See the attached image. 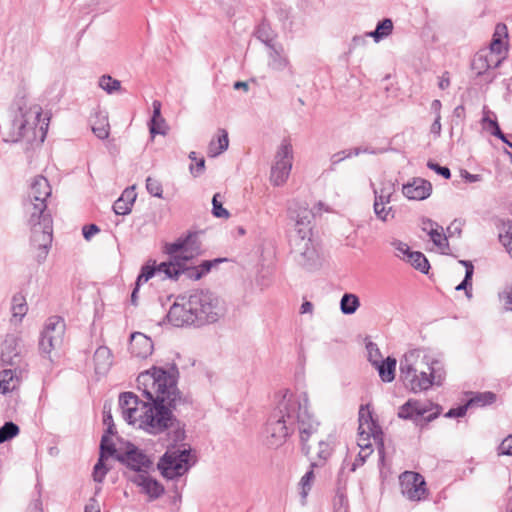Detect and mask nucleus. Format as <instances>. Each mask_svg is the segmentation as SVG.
<instances>
[{"instance_id": "obj_6", "label": "nucleus", "mask_w": 512, "mask_h": 512, "mask_svg": "<svg viewBox=\"0 0 512 512\" xmlns=\"http://www.w3.org/2000/svg\"><path fill=\"white\" fill-rule=\"evenodd\" d=\"M358 417V439L357 444L360 447L359 458L362 462L372 452L371 439L377 444L378 466L380 474V484L384 485V433L381 426L373 418V412L370 405H361Z\"/></svg>"}, {"instance_id": "obj_48", "label": "nucleus", "mask_w": 512, "mask_h": 512, "mask_svg": "<svg viewBox=\"0 0 512 512\" xmlns=\"http://www.w3.org/2000/svg\"><path fill=\"white\" fill-rule=\"evenodd\" d=\"M291 170L287 168L272 167L270 180L274 186H281L286 182Z\"/></svg>"}, {"instance_id": "obj_35", "label": "nucleus", "mask_w": 512, "mask_h": 512, "mask_svg": "<svg viewBox=\"0 0 512 512\" xmlns=\"http://www.w3.org/2000/svg\"><path fill=\"white\" fill-rule=\"evenodd\" d=\"M502 36H507L506 26L504 24H498L496 26L490 48L488 51H486L490 54L491 57L495 58V56H497V58H501L500 56L505 51L504 43L501 39Z\"/></svg>"}, {"instance_id": "obj_37", "label": "nucleus", "mask_w": 512, "mask_h": 512, "mask_svg": "<svg viewBox=\"0 0 512 512\" xmlns=\"http://www.w3.org/2000/svg\"><path fill=\"white\" fill-rule=\"evenodd\" d=\"M360 306V300L357 295L345 293L340 300V310L344 315L354 314Z\"/></svg>"}, {"instance_id": "obj_15", "label": "nucleus", "mask_w": 512, "mask_h": 512, "mask_svg": "<svg viewBox=\"0 0 512 512\" xmlns=\"http://www.w3.org/2000/svg\"><path fill=\"white\" fill-rule=\"evenodd\" d=\"M29 225L31 226V245L34 248H51L52 244V217L51 215L41 216L39 222L32 223L29 217Z\"/></svg>"}, {"instance_id": "obj_63", "label": "nucleus", "mask_w": 512, "mask_h": 512, "mask_svg": "<svg viewBox=\"0 0 512 512\" xmlns=\"http://www.w3.org/2000/svg\"><path fill=\"white\" fill-rule=\"evenodd\" d=\"M149 131L152 137H154L155 135H166L167 127L166 124H162L160 120L156 121L155 125H153V120H150Z\"/></svg>"}, {"instance_id": "obj_60", "label": "nucleus", "mask_w": 512, "mask_h": 512, "mask_svg": "<svg viewBox=\"0 0 512 512\" xmlns=\"http://www.w3.org/2000/svg\"><path fill=\"white\" fill-rule=\"evenodd\" d=\"M353 156L352 148L347 150H342L337 153H334L331 158V170H334V166L345 160L346 158H350Z\"/></svg>"}, {"instance_id": "obj_38", "label": "nucleus", "mask_w": 512, "mask_h": 512, "mask_svg": "<svg viewBox=\"0 0 512 512\" xmlns=\"http://www.w3.org/2000/svg\"><path fill=\"white\" fill-rule=\"evenodd\" d=\"M173 431L170 433L171 444L168 446L171 450H175L177 445L183 442L186 438L185 423L177 418V421H173V425L170 426Z\"/></svg>"}, {"instance_id": "obj_17", "label": "nucleus", "mask_w": 512, "mask_h": 512, "mask_svg": "<svg viewBox=\"0 0 512 512\" xmlns=\"http://www.w3.org/2000/svg\"><path fill=\"white\" fill-rule=\"evenodd\" d=\"M21 340L14 334H7L1 344L0 360L3 366L26 365L22 355Z\"/></svg>"}, {"instance_id": "obj_23", "label": "nucleus", "mask_w": 512, "mask_h": 512, "mask_svg": "<svg viewBox=\"0 0 512 512\" xmlns=\"http://www.w3.org/2000/svg\"><path fill=\"white\" fill-rule=\"evenodd\" d=\"M154 344L150 337L141 332H134L130 336L129 351L132 356L146 359L153 352Z\"/></svg>"}, {"instance_id": "obj_51", "label": "nucleus", "mask_w": 512, "mask_h": 512, "mask_svg": "<svg viewBox=\"0 0 512 512\" xmlns=\"http://www.w3.org/2000/svg\"><path fill=\"white\" fill-rule=\"evenodd\" d=\"M146 189L148 193L157 198H163V188L162 184L159 180L153 177H147L146 179Z\"/></svg>"}, {"instance_id": "obj_32", "label": "nucleus", "mask_w": 512, "mask_h": 512, "mask_svg": "<svg viewBox=\"0 0 512 512\" xmlns=\"http://www.w3.org/2000/svg\"><path fill=\"white\" fill-rule=\"evenodd\" d=\"M344 472L341 471L337 478V489L333 500L335 512H348V498L345 493L346 480L342 478Z\"/></svg>"}, {"instance_id": "obj_56", "label": "nucleus", "mask_w": 512, "mask_h": 512, "mask_svg": "<svg viewBox=\"0 0 512 512\" xmlns=\"http://www.w3.org/2000/svg\"><path fill=\"white\" fill-rule=\"evenodd\" d=\"M483 121L485 123H487L489 125V127H491L492 135L498 137L500 140H502L504 143H506L509 147H512V143L507 140L506 136L503 134L498 123L495 120H491L487 117H484Z\"/></svg>"}, {"instance_id": "obj_29", "label": "nucleus", "mask_w": 512, "mask_h": 512, "mask_svg": "<svg viewBox=\"0 0 512 512\" xmlns=\"http://www.w3.org/2000/svg\"><path fill=\"white\" fill-rule=\"evenodd\" d=\"M502 58L491 57L486 51L476 54L472 61V69L478 75L483 74L485 71L492 67H497L501 63Z\"/></svg>"}, {"instance_id": "obj_18", "label": "nucleus", "mask_w": 512, "mask_h": 512, "mask_svg": "<svg viewBox=\"0 0 512 512\" xmlns=\"http://www.w3.org/2000/svg\"><path fill=\"white\" fill-rule=\"evenodd\" d=\"M142 401L133 392H123L119 395V407L122 410L123 418L132 425L137 424L141 412H142Z\"/></svg>"}, {"instance_id": "obj_52", "label": "nucleus", "mask_w": 512, "mask_h": 512, "mask_svg": "<svg viewBox=\"0 0 512 512\" xmlns=\"http://www.w3.org/2000/svg\"><path fill=\"white\" fill-rule=\"evenodd\" d=\"M220 197L219 193L214 194L212 198V214L216 218H228L230 213L226 208L223 207L222 203L218 200Z\"/></svg>"}, {"instance_id": "obj_55", "label": "nucleus", "mask_w": 512, "mask_h": 512, "mask_svg": "<svg viewBox=\"0 0 512 512\" xmlns=\"http://www.w3.org/2000/svg\"><path fill=\"white\" fill-rule=\"evenodd\" d=\"M366 38H372L375 43H379L384 38V18L377 22L373 31L365 32Z\"/></svg>"}, {"instance_id": "obj_14", "label": "nucleus", "mask_w": 512, "mask_h": 512, "mask_svg": "<svg viewBox=\"0 0 512 512\" xmlns=\"http://www.w3.org/2000/svg\"><path fill=\"white\" fill-rule=\"evenodd\" d=\"M401 492L411 501L426 499L428 490L424 477L413 471H405L399 476Z\"/></svg>"}, {"instance_id": "obj_27", "label": "nucleus", "mask_w": 512, "mask_h": 512, "mask_svg": "<svg viewBox=\"0 0 512 512\" xmlns=\"http://www.w3.org/2000/svg\"><path fill=\"white\" fill-rule=\"evenodd\" d=\"M137 194L134 187L126 188L121 196L114 202L112 208L117 215H128L132 211Z\"/></svg>"}, {"instance_id": "obj_28", "label": "nucleus", "mask_w": 512, "mask_h": 512, "mask_svg": "<svg viewBox=\"0 0 512 512\" xmlns=\"http://www.w3.org/2000/svg\"><path fill=\"white\" fill-rule=\"evenodd\" d=\"M293 149L289 140L284 139L275 155V163L272 167L292 169Z\"/></svg>"}, {"instance_id": "obj_57", "label": "nucleus", "mask_w": 512, "mask_h": 512, "mask_svg": "<svg viewBox=\"0 0 512 512\" xmlns=\"http://www.w3.org/2000/svg\"><path fill=\"white\" fill-rule=\"evenodd\" d=\"M35 488L37 490V495L30 502V504L27 508V512H43V503H42V499H41V488L42 487L40 484H37L35 486Z\"/></svg>"}, {"instance_id": "obj_30", "label": "nucleus", "mask_w": 512, "mask_h": 512, "mask_svg": "<svg viewBox=\"0 0 512 512\" xmlns=\"http://www.w3.org/2000/svg\"><path fill=\"white\" fill-rule=\"evenodd\" d=\"M170 258L171 263L174 266V270L177 272L175 276H170L171 280H178L182 274H184L190 280L196 281L202 278L201 276L197 275V273H199L197 266H186L185 263L187 261H182L180 256H174Z\"/></svg>"}, {"instance_id": "obj_58", "label": "nucleus", "mask_w": 512, "mask_h": 512, "mask_svg": "<svg viewBox=\"0 0 512 512\" xmlns=\"http://www.w3.org/2000/svg\"><path fill=\"white\" fill-rule=\"evenodd\" d=\"M103 423L107 426L104 434L115 435L117 433L111 411L110 409L106 410V406H104L103 410Z\"/></svg>"}, {"instance_id": "obj_54", "label": "nucleus", "mask_w": 512, "mask_h": 512, "mask_svg": "<svg viewBox=\"0 0 512 512\" xmlns=\"http://www.w3.org/2000/svg\"><path fill=\"white\" fill-rule=\"evenodd\" d=\"M318 446H319V449H318V452H317V458H318V462L317 463H319L320 466H322V465L325 464V462L331 456L332 448H331L330 444L325 442V441H320Z\"/></svg>"}, {"instance_id": "obj_9", "label": "nucleus", "mask_w": 512, "mask_h": 512, "mask_svg": "<svg viewBox=\"0 0 512 512\" xmlns=\"http://www.w3.org/2000/svg\"><path fill=\"white\" fill-rule=\"evenodd\" d=\"M288 219L294 223L295 235L291 238H310L315 215L306 202L292 200L287 207Z\"/></svg>"}, {"instance_id": "obj_13", "label": "nucleus", "mask_w": 512, "mask_h": 512, "mask_svg": "<svg viewBox=\"0 0 512 512\" xmlns=\"http://www.w3.org/2000/svg\"><path fill=\"white\" fill-rule=\"evenodd\" d=\"M65 323L59 316L48 318L40 334L39 350L42 355L50 358L51 352L63 342Z\"/></svg>"}, {"instance_id": "obj_61", "label": "nucleus", "mask_w": 512, "mask_h": 512, "mask_svg": "<svg viewBox=\"0 0 512 512\" xmlns=\"http://www.w3.org/2000/svg\"><path fill=\"white\" fill-rule=\"evenodd\" d=\"M499 298L504 302L505 309L512 311V285L506 286L499 293Z\"/></svg>"}, {"instance_id": "obj_39", "label": "nucleus", "mask_w": 512, "mask_h": 512, "mask_svg": "<svg viewBox=\"0 0 512 512\" xmlns=\"http://www.w3.org/2000/svg\"><path fill=\"white\" fill-rule=\"evenodd\" d=\"M459 263L465 266L466 271H465L464 280L458 286H456L455 289L457 291L465 290L466 296L468 298H471L472 297V293H471V290H472L471 279H472V276H473V273H474V266H473V264L470 261H466V260H460Z\"/></svg>"}, {"instance_id": "obj_8", "label": "nucleus", "mask_w": 512, "mask_h": 512, "mask_svg": "<svg viewBox=\"0 0 512 512\" xmlns=\"http://www.w3.org/2000/svg\"><path fill=\"white\" fill-rule=\"evenodd\" d=\"M192 449H175L167 448L166 452L160 457L157 463V469L161 475L168 479L173 480L183 476L195 464V460H191Z\"/></svg>"}, {"instance_id": "obj_40", "label": "nucleus", "mask_w": 512, "mask_h": 512, "mask_svg": "<svg viewBox=\"0 0 512 512\" xmlns=\"http://www.w3.org/2000/svg\"><path fill=\"white\" fill-rule=\"evenodd\" d=\"M406 261L424 274H427L430 269V264L422 252L413 251L412 253H409Z\"/></svg>"}, {"instance_id": "obj_11", "label": "nucleus", "mask_w": 512, "mask_h": 512, "mask_svg": "<svg viewBox=\"0 0 512 512\" xmlns=\"http://www.w3.org/2000/svg\"><path fill=\"white\" fill-rule=\"evenodd\" d=\"M290 246L295 254L297 263L307 271H314L321 267L322 258L314 245L312 238H291Z\"/></svg>"}, {"instance_id": "obj_34", "label": "nucleus", "mask_w": 512, "mask_h": 512, "mask_svg": "<svg viewBox=\"0 0 512 512\" xmlns=\"http://www.w3.org/2000/svg\"><path fill=\"white\" fill-rule=\"evenodd\" d=\"M95 371L103 373L109 369L112 364V354L108 347L100 346L94 353Z\"/></svg>"}, {"instance_id": "obj_24", "label": "nucleus", "mask_w": 512, "mask_h": 512, "mask_svg": "<svg viewBox=\"0 0 512 512\" xmlns=\"http://www.w3.org/2000/svg\"><path fill=\"white\" fill-rule=\"evenodd\" d=\"M403 194L410 200H424L431 195L432 185L423 178H414L403 185Z\"/></svg>"}, {"instance_id": "obj_21", "label": "nucleus", "mask_w": 512, "mask_h": 512, "mask_svg": "<svg viewBox=\"0 0 512 512\" xmlns=\"http://www.w3.org/2000/svg\"><path fill=\"white\" fill-rule=\"evenodd\" d=\"M129 480L141 488V492L149 497L150 501L160 498L164 492V486L147 474H135Z\"/></svg>"}, {"instance_id": "obj_41", "label": "nucleus", "mask_w": 512, "mask_h": 512, "mask_svg": "<svg viewBox=\"0 0 512 512\" xmlns=\"http://www.w3.org/2000/svg\"><path fill=\"white\" fill-rule=\"evenodd\" d=\"M497 399L495 393L490 391L485 392H477L472 395V397L468 400V405L484 407L486 405L493 404Z\"/></svg>"}, {"instance_id": "obj_50", "label": "nucleus", "mask_w": 512, "mask_h": 512, "mask_svg": "<svg viewBox=\"0 0 512 512\" xmlns=\"http://www.w3.org/2000/svg\"><path fill=\"white\" fill-rule=\"evenodd\" d=\"M371 187L373 188L374 195H375V201H374V212L376 216L384 221V196L382 195L383 189L380 190V193L374 188V183L370 182Z\"/></svg>"}, {"instance_id": "obj_10", "label": "nucleus", "mask_w": 512, "mask_h": 512, "mask_svg": "<svg viewBox=\"0 0 512 512\" xmlns=\"http://www.w3.org/2000/svg\"><path fill=\"white\" fill-rule=\"evenodd\" d=\"M51 186L49 181L42 175H37L33 178L28 198L32 211H30L31 222H39L41 216L50 215L46 212L47 198L51 195Z\"/></svg>"}, {"instance_id": "obj_49", "label": "nucleus", "mask_w": 512, "mask_h": 512, "mask_svg": "<svg viewBox=\"0 0 512 512\" xmlns=\"http://www.w3.org/2000/svg\"><path fill=\"white\" fill-rule=\"evenodd\" d=\"M319 463L311 462L310 470H308L301 478L300 485L302 486V495L305 497L311 489V483L314 479V468L319 467Z\"/></svg>"}, {"instance_id": "obj_47", "label": "nucleus", "mask_w": 512, "mask_h": 512, "mask_svg": "<svg viewBox=\"0 0 512 512\" xmlns=\"http://www.w3.org/2000/svg\"><path fill=\"white\" fill-rule=\"evenodd\" d=\"M431 241L437 246L439 249L444 250L448 248V239L447 236L443 232V227H437L433 232L428 235Z\"/></svg>"}, {"instance_id": "obj_25", "label": "nucleus", "mask_w": 512, "mask_h": 512, "mask_svg": "<svg viewBox=\"0 0 512 512\" xmlns=\"http://www.w3.org/2000/svg\"><path fill=\"white\" fill-rule=\"evenodd\" d=\"M9 369H4L0 372V393L7 394L13 391L23 373L25 372L26 365L10 366Z\"/></svg>"}, {"instance_id": "obj_44", "label": "nucleus", "mask_w": 512, "mask_h": 512, "mask_svg": "<svg viewBox=\"0 0 512 512\" xmlns=\"http://www.w3.org/2000/svg\"><path fill=\"white\" fill-rule=\"evenodd\" d=\"M28 307L26 299L21 293H17L12 298V314L13 317L21 320L27 313Z\"/></svg>"}, {"instance_id": "obj_36", "label": "nucleus", "mask_w": 512, "mask_h": 512, "mask_svg": "<svg viewBox=\"0 0 512 512\" xmlns=\"http://www.w3.org/2000/svg\"><path fill=\"white\" fill-rule=\"evenodd\" d=\"M255 36L260 40L267 48L278 44L275 42L277 34L271 28L270 24L263 20L255 30Z\"/></svg>"}, {"instance_id": "obj_20", "label": "nucleus", "mask_w": 512, "mask_h": 512, "mask_svg": "<svg viewBox=\"0 0 512 512\" xmlns=\"http://www.w3.org/2000/svg\"><path fill=\"white\" fill-rule=\"evenodd\" d=\"M267 49L268 68L276 72H282L284 70H287L289 74L292 76L294 74L293 66L291 65V62L283 45L281 43H278Z\"/></svg>"}, {"instance_id": "obj_22", "label": "nucleus", "mask_w": 512, "mask_h": 512, "mask_svg": "<svg viewBox=\"0 0 512 512\" xmlns=\"http://www.w3.org/2000/svg\"><path fill=\"white\" fill-rule=\"evenodd\" d=\"M437 411L426 416L430 409L425 404H422L418 400H408L403 404L398 411V416L404 419H416L417 417H425L427 421H432L437 417L439 407L436 406Z\"/></svg>"}, {"instance_id": "obj_19", "label": "nucleus", "mask_w": 512, "mask_h": 512, "mask_svg": "<svg viewBox=\"0 0 512 512\" xmlns=\"http://www.w3.org/2000/svg\"><path fill=\"white\" fill-rule=\"evenodd\" d=\"M157 273L164 274V278L170 279V276H175L177 272L174 270L171 259L166 262H161L160 264H157L155 260H149L141 267L135 284L140 286L150 280Z\"/></svg>"}, {"instance_id": "obj_12", "label": "nucleus", "mask_w": 512, "mask_h": 512, "mask_svg": "<svg viewBox=\"0 0 512 512\" xmlns=\"http://www.w3.org/2000/svg\"><path fill=\"white\" fill-rule=\"evenodd\" d=\"M198 231H189L187 234L180 236L172 243L165 245V253L170 257L180 256L182 261H189L195 256L202 254V244L199 240Z\"/></svg>"}, {"instance_id": "obj_53", "label": "nucleus", "mask_w": 512, "mask_h": 512, "mask_svg": "<svg viewBox=\"0 0 512 512\" xmlns=\"http://www.w3.org/2000/svg\"><path fill=\"white\" fill-rule=\"evenodd\" d=\"M105 460L106 459H102L100 456L98 458V461L97 463L95 464L94 466V469H93V479L95 482H98V483H102L107 472H108V468L106 467L105 465Z\"/></svg>"}, {"instance_id": "obj_26", "label": "nucleus", "mask_w": 512, "mask_h": 512, "mask_svg": "<svg viewBox=\"0 0 512 512\" xmlns=\"http://www.w3.org/2000/svg\"><path fill=\"white\" fill-rule=\"evenodd\" d=\"M318 425V421L311 413L308 415L305 421L301 420V426L299 427L300 443L301 450L305 455H308L310 452L311 447L308 445V441L310 436L317 431Z\"/></svg>"}, {"instance_id": "obj_4", "label": "nucleus", "mask_w": 512, "mask_h": 512, "mask_svg": "<svg viewBox=\"0 0 512 512\" xmlns=\"http://www.w3.org/2000/svg\"><path fill=\"white\" fill-rule=\"evenodd\" d=\"M420 351L407 352L400 361V377L404 385L413 393L427 391L432 386H441L445 380L446 372L438 360L425 361L426 367H419L417 359Z\"/></svg>"}, {"instance_id": "obj_2", "label": "nucleus", "mask_w": 512, "mask_h": 512, "mask_svg": "<svg viewBox=\"0 0 512 512\" xmlns=\"http://www.w3.org/2000/svg\"><path fill=\"white\" fill-rule=\"evenodd\" d=\"M309 414L307 393L286 391L267 419L264 429L266 444L272 448L282 446L295 431L296 425L299 428L301 420L305 421Z\"/></svg>"}, {"instance_id": "obj_5", "label": "nucleus", "mask_w": 512, "mask_h": 512, "mask_svg": "<svg viewBox=\"0 0 512 512\" xmlns=\"http://www.w3.org/2000/svg\"><path fill=\"white\" fill-rule=\"evenodd\" d=\"M41 116L40 106H27L22 101L17 103V110L14 112L10 130L4 141L17 143L26 140L28 143H33L39 137V141L43 143L48 124L44 127V123H41Z\"/></svg>"}, {"instance_id": "obj_3", "label": "nucleus", "mask_w": 512, "mask_h": 512, "mask_svg": "<svg viewBox=\"0 0 512 512\" xmlns=\"http://www.w3.org/2000/svg\"><path fill=\"white\" fill-rule=\"evenodd\" d=\"M188 403L191 401L179 389L168 391L164 395H155L152 400L142 403L138 427L152 435L161 434L170 429L173 421H177L173 413L177 406Z\"/></svg>"}, {"instance_id": "obj_43", "label": "nucleus", "mask_w": 512, "mask_h": 512, "mask_svg": "<svg viewBox=\"0 0 512 512\" xmlns=\"http://www.w3.org/2000/svg\"><path fill=\"white\" fill-rule=\"evenodd\" d=\"M499 240L509 254H512V221L502 222L499 228Z\"/></svg>"}, {"instance_id": "obj_1", "label": "nucleus", "mask_w": 512, "mask_h": 512, "mask_svg": "<svg viewBox=\"0 0 512 512\" xmlns=\"http://www.w3.org/2000/svg\"><path fill=\"white\" fill-rule=\"evenodd\" d=\"M224 302L213 292L196 289L179 295L167 313L175 327H202L217 322L225 314Z\"/></svg>"}, {"instance_id": "obj_16", "label": "nucleus", "mask_w": 512, "mask_h": 512, "mask_svg": "<svg viewBox=\"0 0 512 512\" xmlns=\"http://www.w3.org/2000/svg\"><path fill=\"white\" fill-rule=\"evenodd\" d=\"M116 460L138 474H141V472L145 471L144 469H148L152 464L148 456L130 442L127 443L124 453L116 455Z\"/></svg>"}, {"instance_id": "obj_46", "label": "nucleus", "mask_w": 512, "mask_h": 512, "mask_svg": "<svg viewBox=\"0 0 512 512\" xmlns=\"http://www.w3.org/2000/svg\"><path fill=\"white\" fill-rule=\"evenodd\" d=\"M99 86L108 94H112L121 89V82L110 75H103L99 79Z\"/></svg>"}, {"instance_id": "obj_7", "label": "nucleus", "mask_w": 512, "mask_h": 512, "mask_svg": "<svg viewBox=\"0 0 512 512\" xmlns=\"http://www.w3.org/2000/svg\"><path fill=\"white\" fill-rule=\"evenodd\" d=\"M179 370L175 363L168 369L152 366L150 369L141 372L137 379V388L142 390L147 400H152L155 395H164L168 391H175L178 388Z\"/></svg>"}, {"instance_id": "obj_42", "label": "nucleus", "mask_w": 512, "mask_h": 512, "mask_svg": "<svg viewBox=\"0 0 512 512\" xmlns=\"http://www.w3.org/2000/svg\"><path fill=\"white\" fill-rule=\"evenodd\" d=\"M110 436L111 435L103 434L101 437L100 447H99V450H100L99 456L102 459H108L110 457H114L116 459V455L120 454V453H117L115 444L113 443Z\"/></svg>"}, {"instance_id": "obj_45", "label": "nucleus", "mask_w": 512, "mask_h": 512, "mask_svg": "<svg viewBox=\"0 0 512 512\" xmlns=\"http://www.w3.org/2000/svg\"><path fill=\"white\" fill-rule=\"evenodd\" d=\"M20 432L19 426L12 421L5 422L0 427V444L10 441Z\"/></svg>"}, {"instance_id": "obj_33", "label": "nucleus", "mask_w": 512, "mask_h": 512, "mask_svg": "<svg viewBox=\"0 0 512 512\" xmlns=\"http://www.w3.org/2000/svg\"><path fill=\"white\" fill-rule=\"evenodd\" d=\"M228 146V132L225 129H219L217 139L213 138L208 145V156L217 157L218 155L226 151L228 149Z\"/></svg>"}, {"instance_id": "obj_59", "label": "nucleus", "mask_w": 512, "mask_h": 512, "mask_svg": "<svg viewBox=\"0 0 512 512\" xmlns=\"http://www.w3.org/2000/svg\"><path fill=\"white\" fill-rule=\"evenodd\" d=\"M391 244L396 250V256L404 261L407 260L409 253L413 252L410 250V247L406 243L401 241H393Z\"/></svg>"}, {"instance_id": "obj_31", "label": "nucleus", "mask_w": 512, "mask_h": 512, "mask_svg": "<svg viewBox=\"0 0 512 512\" xmlns=\"http://www.w3.org/2000/svg\"><path fill=\"white\" fill-rule=\"evenodd\" d=\"M366 350L368 361L377 369L380 379L384 381V358L378 345L372 341H367Z\"/></svg>"}, {"instance_id": "obj_64", "label": "nucleus", "mask_w": 512, "mask_h": 512, "mask_svg": "<svg viewBox=\"0 0 512 512\" xmlns=\"http://www.w3.org/2000/svg\"><path fill=\"white\" fill-rule=\"evenodd\" d=\"M499 454L512 455V435L506 437L499 446Z\"/></svg>"}, {"instance_id": "obj_62", "label": "nucleus", "mask_w": 512, "mask_h": 512, "mask_svg": "<svg viewBox=\"0 0 512 512\" xmlns=\"http://www.w3.org/2000/svg\"><path fill=\"white\" fill-rule=\"evenodd\" d=\"M396 359L386 357V382H392L395 379Z\"/></svg>"}]
</instances>
